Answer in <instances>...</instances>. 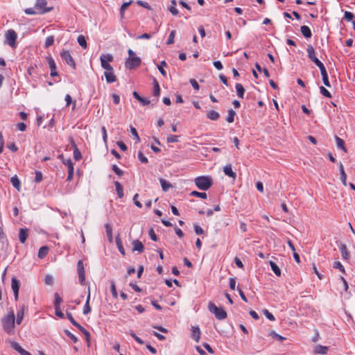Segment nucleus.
I'll return each instance as SVG.
<instances>
[{
	"instance_id": "nucleus-1",
	"label": "nucleus",
	"mask_w": 355,
	"mask_h": 355,
	"mask_svg": "<svg viewBox=\"0 0 355 355\" xmlns=\"http://www.w3.org/2000/svg\"><path fill=\"white\" fill-rule=\"evenodd\" d=\"M46 0H36L34 8H28L24 10L26 15H34L36 14L43 15L51 11L53 7H46Z\"/></svg>"
},
{
	"instance_id": "nucleus-2",
	"label": "nucleus",
	"mask_w": 355,
	"mask_h": 355,
	"mask_svg": "<svg viewBox=\"0 0 355 355\" xmlns=\"http://www.w3.org/2000/svg\"><path fill=\"white\" fill-rule=\"evenodd\" d=\"M3 330L9 335L15 334V315L13 310H10L8 313L1 320Z\"/></svg>"
},
{
	"instance_id": "nucleus-3",
	"label": "nucleus",
	"mask_w": 355,
	"mask_h": 355,
	"mask_svg": "<svg viewBox=\"0 0 355 355\" xmlns=\"http://www.w3.org/2000/svg\"><path fill=\"white\" fill-rule=\"evenodd\" d=\"M196 187L200 190H208L213 184L212 178L209 176H199L195 179Z\"/></svg>"
},
{
	"instance_id": "nucleus-4",
	"label": "nucleus",
	"mask_w": 355,
	"mask_h": 355,
	"mask_svg": "<svg viewBox=\"0 0 355 355\" xmlns=\"http://www.w3.org/2000/svg\"><path fill=\"white\" fill-rule=\"evenodd\" d=\"M208 309L219 320H224L227 317V312L223 308H218L212 302L209 303Z\"/></svg>"
},
{
	"instance_id": "nucleus-5",
	"label": "nucleus",
	"mask_w": 355,
	"mask_h": 355,
	"mask_svg": "<svg viewBox=\"0 0 355 355\" xmlns=\"http://www.w3.org/2000/svg\"><path fill=\"white\" fill-rule=\"evenodd\" d=\"M17 38V35L14 30L10 29L6 32V42L11 47L14 48L16 46Z\"/></svg>"
},
{
	"instance_id": "nucleus-6",
	"label": "nucleus",
	"mask_w": 355,
	"mask_h": 355,
	"mask_svg": "<svg viewBox=\"0 0 355 355\" xmlns=\"http://www.w3.org/2000/svg\"><path fill=\"white\" fill-rule=\"evenodd\" d=\"M141 62V59L139 57L135 55L127 59L125 62V67L129 69H132L139 67Z\"/></svg>"
},
{
	"instance_id": "nucleus-7",
	"label": "nucleus",
	"mask_w": 355,
	"mask_h": 355,
	"mask_svg": "<svg viewBox=\"0 0 355 355\" xmlns=\"http://www.w3.org/2000/svg\"><path fill=\"white\" fill-rule=\"evenodd\" d=\"M60 56H61L62 59L64 61H65V62L68 65L72 67L73 69L76 68V63L69 51L62 50V51L60 53Z\"/></svg>"
},
{
	"instance_id": "nucleus-8",
	"label": "nucleus",
	"mask_w": 355,
	"mask_h": 355,
	"mask_svg": "<svg viewBox=\"0 0 355 355\" xmlns=\"http://www.w3.org/2000/svg\"><path fill=\"white\" fill-rule=\"evenodd\" d=\"M77 271L78 274L79 282L81 285H84L85 283V269L83 262L82 260H79L77 263Z\"/></svg>"
},
{
	"instance_id": "nucleus-9",
	"label": "nucleus",
	"mask_w": 355,
	"mask_h": 355,
	"mask_svg": "<svg viewBox=\"0 0 355 355\" xmlns=\"http://www.w3.org/2000/svg\"><path fill=\"white\" fill-rule=\"evenodd\" d=\"M28 310V306L25 304H19V310L17 313L16 323L20 324L23 320L25 311Z\"/></svg>"
},
{
	"instance_id": "nucleus-10",
	"label": "nucleus",
	"mask_w": 355,
	"mask_h": 355,
	"mask_svg": "<svg viewBox=\"0 0 355 355\" xmlns=\"http://www.w3.org/2000/svg\"><path fill=\"white\" fill-rule=\"evenodd\" d=\"M11 287L13 291L15 300L17 301L19 297V291L20 288V282L15 277H12L11 280Z\"/></svg>"
},
{
	"instance_id": "nucleus-11",
	"label": "nucleus",
	"mask_w": 355,
	"mask_h": 355,
	"mask_svg": "<svg viewBox=\"0 0 355 355\" xmlns=\"http://www.w3.org/2000/svg\"><path fill=\"white\" fill-rule=\"evenodd\" d=\"M46 60L48 62L49 68L51 69L50 75L52 77L58 76V73L56 71V64H55L53 58L51 56H48V57H46Z\"/></svg>"
},
{
	"instance_id": "nucleus-12",
	"label": "nucleus",
	"mask_w": 355,
	"mask_h": 355,
	"mask_svg": "<svg viewBox=\"0 0 355 355\" xmlns=\"http://www.w3.org/2000/svg\"><path fill=\"white\" fill-rule=\"evenodd\" d=\"M10 345L15 350L18 352L20 355H31L28 352L23 349L17 342L12 341Z\"/></svg>"
},
{
	"instance_id": "nucleus-13",
	"label": "nucleus",
	"mask_w": 355,
	"mask_h": 355,
	"mask_svg": "<svg viewBox=\"0 0 355 355\" xmlns=\"http://www.w3.org/2000/svg\"><path fill=\"white\" fill-rule=\"evenodd\" d=\"M28 236V230L21 228L19 231V239L21 243H24Z\"/></svg>"
},
{
	"instance_id": "nucleus-14",
	"label": "nucleus",
	"mask_w": 355,
	"mask_h": 355,
	"mask_svg": "<svg viewBox=\"0 0 355 355\" xmlns=\"http://www.w3.org/2000/svg\"><path fill=\"white\" fill-rule=\"evenodd\" d=\"M67 168H68V175L67 178V181H71L73 179V164L71 159L67 160Z\"/></svg>"
},
{
	"instance_id": "nucleus-15",
	"label": "nucleus",
	"mask_w": 355,
	"mask_h": 355,
	"mask_svg": "<svg viewBox=\"0 0 355 355\" xmlns=\"http://www.w3.org/2000/svg\"><path fill=\"white\" fill-rule=\"evenodd\" d=\"M89 300H90V287L89 286L87 288V296L86 302L83 309V314L87 315L91 311V307L89 305Z\"/></svg>"
},
{
	"instance_id": "nucleus-16",
	"label": "nucleus",
	"mask_w": 355,
	"mask_h": 355,
	"mask_svg": "<svg viewBox=\"0 0 355 355\" xmlns=\"http://www.w3.org/2000/svg\"><path fill=\"white\" fill-rule=\"evenodd\" d=\"M320 70V73L322 75V81H323L324 85L328 87H330L331 84L329 81L328 74H327V71L325 69V67H322Z\"/></svg>"
},
{
	"instance_id": "nucleus-17",
	"label": "nucleus",
	"mask_w": 355,
	"mask_h": 355,
	"mask_svg": "<svg viewBox=\"0 0 355 355\" xmlns=\"http://www.w3.org/2000/svg\"><path fill=\"white\" fill-rule=\"evenodd\" d=\"M224 173L233 179H235L236 177V173L232 171L231 164H227L223 168Z\"/></svg>"
},
{
	"instance_id": "nucleus-18",
	"label": "nucleus",
	"mask_w": 355,
	"mask_h": 355,
	"mask_svg": "<svg viewBox=\"0 0 355 355\" xmlns=\"http://www.w3.org/2000/svg\"><path fill=\"white\" fill-rule=\"evenodd\" d=\"M71 142L74 148L73 149V158L75 160L78 161L82 158V155L80 151L77 148L76 145L74 143L73 139L72 137L70 138Z\"/></svg>"
},
{
	"instance_id": "nucleus-19",
	"label": "nucleus",
	"mask_w": 355,
	"mask_h": 355,
	"mask_svg": "<svg viewBox=\"0 0 355 355\" xmlns=\"http://www.w3.org/2000/svg\"><path fill=\"white\" fill-rule=\"evenodd\" d=\"M104 75L107 83H112L116 80V77L113 71H105Z\"/></svg>"
},
{
	"instance_id": "nucleus-20",
	"label": "nucleus",
	"mask_w": 355,
	"mask_h": 355,
	"mask_svg": "<svg viewBox=\"0 0 355 355\" xmlns=\"http://www.w3.org/2000/svg\"><path fill=\"white\" fill-rule=\"evenodd\" d=\"M133 245V251H138L139 252H142L144 250V247L142 243L139 240H134L132 241Z\"/></svg>"
},
{
	"instance_id": "nucleus-21",
	"label": "nucleus",
	"mask_w": 355,
	"mask_h": 355,
	"mask_svg": "<svg viewBox=\"0 0 355 355\" xmlns=\"http://www.w3.org/2000/svg\"><path fill=\"white\" fill-rule=\"evenodd\" d=\"M341 251V255L343 259L349 260L350 257L349 252L347 250V246L344 243H341L340 247Z\"/></svg>"
},
{
	"instance_id": "nucleus-22",
	"label": "nucleus",
	"mask_w": 355,
	"mask_h": 355,
	"mask_svg": "<svg viewBox=\"0 0 355 355\" xmlns=\"http://www.w3.org/2000/svg\"><path fill=\"white\" fill-rule=\"evenodd\" d=\"M300 31L303 36L306 38H310L312 36V33L311 29L307 26H302L300 28Z\"/></svg>"
},
{
	"instance_id": "nucleus-23",
	"label": "nucleus",
	"mask_w": 355,
	"mask_h": 355,
	"mask_svg": "<svg viewBox=\"0 0 355 355\" xmlns=\"http://www.w3.org/2000/svg\"><path fill=\"white\" fill-rule=\"evenodd\" d=\"M328 347L318 345L314 348V352L319 354H326L328 352Z\"/></svg>"
},
{
	"instance_id": "nucleus-24",
	"label": "nucleus",
	"mask_w": 355,
	"mask_h": 355,
	"mask_svg": "<svg viewBox=\"0 0 355 355\" xmlns=\"http://www.w3.org/2000/svg\"><path fill=\"white\" fill-rule=\"evenodd\" d=\"M200 330L198 327H192V338L196 341L199 342V340L200 338Z\"/></svg>"
},
{
	"instance_id": "nucleus-25",
	"label": "nucleus",
	"mask_w": 355,
	"mask_h": 355,
	"mask_svg": "<svg viewBox=\"0 0 355 355\" xmlns=\"http://www.w3.org/2000/svg\"><path fill=\"white\" fill-rule=\"evenodd\" d=\"M100 60H101V67L104 69H105L107 71H113L112 67L109 64V62H107V61H106V60H105L104 57H101Z\"/></svg>"
},
{
	"instance_id": "nucleus-26",
	"label": "nucleus",
	"mask_w": 355,
	"mask_h": 355,
	"mask_svg": "<svg viewBox=\"0 0 355 355\" xmlns=\"http://www.w3.org/2000/svg\"><path fill=\"white\" fill-rule=\"evenodd\" d=\"M235 87H236V90L237 96L241 98H243L245 89L243 87V85L240 83H236Z\"/></svg>"
},
{
	"instance_id": "nucleus-27",
	"label": "nucleus",
	"mask_w": 355,
	"mask_h": 355,
	"mask_svg": "<svg viewBox=\"0 0 355 355\" xmlns=\"http://www.w3.org/2000/svg\"><path fill=\"white\" fill-rule=\"evenodd\" d=\"M10 182H11L12 186L17 191H20L21 183H20V180H19V178H17V175H14L13 177H12L10 179Z\"/></svg>"
},
{
	"instance_id": "nucleus-28",
	"label": "nucleus",
	"mask_w": 355,
	"mask_h": 355,
	"mask_svg": "<svg viewBox=\"0 0 355 355\" xmlns=\"http://www.w3.org/2000/svg\"><path fill=\"white\" fill-rule=\"evenodd\" d=\"M159 182L162 188V190L167 191L170 188L173 187V185L163 178L159 179Z\"/></svg>"
},
{
	"instance_id": "nucleus-29",
	"label": "nucleus",
	"mask_w": 355,
	"mask_h": 355,
	"mask_svg": "<svg viewBox=\"0 0 355 355\" xmlns=\"http://www.w3.org/2000/svg\"><path fill=\"white\" fill-rule=\"evenodd\" d=\"M308 58L311 60L316 58L315 49L311 44H309L306 49Z\"/></svg>"
},
{
	"instance_id": "nucleus-30",
	"label": "nucleus",
	"mask_w": 355,
	"mask_h": 355,
	"mask_svg": "<svg viewBox=\"0 0 355 355\" xmlns=\"http://www.w3.org/2000/svg\"><path fill=\"white\" fill-rule=\"evenodd\" d=\"M207 116L210 120L216 121L219 119L220 114L214 110H211L207 112Z\"/></svg>"
},
{
	"instance_id": "nucleus-31",
	"label": "nucleus",
	"mask_w": 355,
	"mask_h": 355,
	"mask_svg": "<svg viewBox=\"0 0 355 355\" xmlns=\"http://www.w3.org/2000/svg\"><path fill=\"white\" fill-rule=\"evenodd\" d=\"M49 252V248L47 246H42L39 249L38 251V257L40 259L44 258Z\"/></svg>"
},
{
	"instance_id": "nucleus-32",
	"label": "nucleus",
	"mask_w": 355,
	"mask_h": 355,
	"mask_svg": "<svg viewBox=\"0 0 355 355\" xmlns=\"http://www.w3.org/2000/svg\"><path fill=\"white\" fill-rule=\"evenodd\" d=\"M114 184L116 187V191L119 198H123L124 194H123V189L121 184L118 181L114 182Z\"/></svg>"
},
{
	"instance_id": "nucleus-33",
	"label": "nucleus",
	"mask_w": 355,
	"mask_h": 355,
	"mask_svg": "<svg viewBox=\"0 0 355 355\" xmlns=\"http://www.w3.org/2000/svg\"><path fill=\"white\" fill-rule=\"evenodd\" d=\"M335 139H336L337 147L339 148H341L345 152H347V149L345 146L344 140L342 139L341 138L338 137V136H336Z\"/></svg>"
},
{
	"instance_id": "nucleus-34",
	"label": "nucleus",
	"mask_w": 355,
	"mask_h": 355,
	"mask_svg": "<svg viewBox=\"0 0 355 355\" xmlns=\"http://www.w3.org/2000/svg\"><path fill=\"white\" fill-rule=\"evenodd\" d=\"M269 263H270L272 270L274 272V273L277 276L279 277L281 275V270L279 269L278 266L272 261H270Z\"/></svg>"
},
{
	"instance_id": "nucleus-35",
	"label": "nucleus",
	"mask_w": 355,
	"mask_h": 355,
	"mask_svg": "<svg viewBox=\"0 0 355 355\" xmlns=\"http://www.w3.org/2000/svg\"><path fill=\"white\" fill-rule=\"evenodd\" d=\"M176 1L172 0L171 1V6L168 8V10L173 15H178L179 12L178 10L176 8Z\"/></svg>"
},
{
	"instance_id": "nucleus-36",
	"label": "nucleus",
	"mask_w": 355,
	"mask_h": 355,
	"mask_svg": "<svg viewBox=\"0 0 355 355\" xmlns=\"http://www.w3.org/2000/svg\"><path fill=\"white\" fill-rule=\"evenodd\" d=\"M77 41L79 44V45L83 48L84 49H87V42H86V40H85V37L84 35H80L78 37V39H77Z\"/></svg>"
},
{
	"instance_id": "nucleus-37",
	"label": "nucleus",
	"mask_w": 355,
	"mask_h": 355,
	"mask_svg": "<svg viewBox=\"0 0 355 355\" xmlns=\"http://www.w3.org/2000/svg\"><path fill=\"white\" fill-rule=\"evenodd\" d=\"M107 236L110 242L112 241V227L110 224H105V225Z\"/></svg>"
},
{
	"instance_id": "nucleus-38",
	"label": "nucleus",
	"mask_w": 355,
	"mask_h": 355,
	"mask_svg": "<svg viewBox=\"0 0 355 355\" xmlns=\"http://www.w3.org/2000/svg\"><path fill=\"white\" fill-rule=\"evenodd\" d=\"M153 94L155 96H158L160 94V88L158 82L154 79V87L153 89Z\"/></svg>"
},
{
	"instance_id": "nucleus-39",
	"label": "nucleus",
	"mask_w": 355,
	"mask_h": 355,
	"mask_svg": "<svg viewBox=\"0 0 355 355\" xmlns=\"http://www.w3.org/2000/svg\"><path fill=\"white\" fill-rule=\"evenodd\" d=\"M236 115V112L232 109H230L228 110V114L226 118V120L228 123H233L234 121V116Z\"/></svg>"
},
{
	"instance_id": "nucleus-40",
	"label": "nucleus",
	"mask_w": 355,
	"mask_h": 355,
	"mask_svg": "<svg viewBox=\"0 0 355 355\" xmlns=\"http://www.w3.org/2000/svg\"><path fill=\"white\" fill-rule=\"evenodd\" d=\"M116 244L118 248L119 251L123 254H125V250L123 247L122 242L119 236L116 237Z\"/></svg>"
},
{
	"instance_id": "nucleus-41",
	"label": "nucleus",
	"mask_w": 355,
	"mask_h": 355,
	"mask_svg": "<svg viewBox=\"0 0 355 355\" xmlns=\"http://www.w3.org/2000/svg\"><path fill=\"white\" fill-rule=\"evenodd\" d=\"M191 196H195V197H198V198H202V199H206L207 197V195L206 193L205 192H198V191H193L191 193Z\"/></svg>"
},
{
	"instance_id": "nucleus-42",
	"label": "nucleus",
	"mask_w": 355,
	"mask_h": 355,
	"mask_svg": "<svg viewBox=\"0 0 355 355\" xmlns=\"http://www.w3.org/2000/svg\"><path fill=\"white\" fill-rule=\"evenodd\" d=\"M54 297H55V300H54V303H53L54 307L60 306L61 302H62V299L60 297V296L59 295V294L58 293H55Z\"/></svg>"
},
{
	"instance_id": "nucleus-43",
	"label": "nucleus",
	"mask_w": 355,
	"mask_h": 355,
	"mask_svg": "<svg viewBox=\"0 0 355 355\" xmlns=\"http://www.w3.org/2000/svg\"><path fill=\"white\" fill-rule=\"evenodd\" d=\"M333 267L336 269H338L341 272L345 273V268L340 261H335L333 264Z\"/></svg>"
},
{
	"instance_id": "nucleus-44",
	"label": "nucleus",
	"mask_w": 355,
	"mask_h": 355,
	"mask_svg": "<svg viewBox=\"0 0 355 355\" xmlns=\"http://www.w3.org/2000/svg\"><path fill=\"white\" fill-rule=\"evenodd\" d=\"M110 288H111V292H112L113 297L116 299L118 297V293L116 291L115 282L114 281L111 282Z\"/></svg>"
},
{
	"instance_id": "nucleus-45",
	"label": "nucleus",
	"mask_w": 355,
	"mask_h": 355,
	"mask_svg": "<svg viewBox=\"0 0 355 355\" xmlns=\"http://www.w3.org/2000/svg\"><path fill=\"white\" fill-rule=\"evenodd\" d=\"M354 15L349 11H345L344 15V19L347 20V21H354Z\"/></svg>"
},
{
	"instance_id": "nucleus-46",
	"label": "nucleus",
	"mask_w": 355,
	"mask_h": 355,
	"mask_svg": "<svg viewBox=\"0 0 355 355\" xmlns=\"http://www.w3.org/2000/svg\"><path fill=\"white\" fill-rule=\"evenodd\" d=\"M112 169L119 177L122 176L124 174V172L121 169H120L116 164L112 165Z\"/></svg>"
},
{
	"instance_id": "nucleus-47",
	"label": "nucleus",
	"mask_w": 355,
	"mask_h": 355,
	"mask_svg": "<svg viewBox=\"0 0 355 355\" xmlns=\"http://www.w3.org/2000/svg\"><path fill=\"white\" fill-rule=\"evenodd\" d=\"M175 36V31H172L168 36V38L166 42V44H172L174 43V38Z\"/></svg>"
},
{
	"instance_id": "nucleus-48",
	"label": "nucleus",
	"mask_w": 355,
	"mask_h": 355,
	"mask_svg": "<svg viewBox=\"0 0 355 355\" xmlns=\"http://www.w3.org/2000/svg\"><path fill=\"white\" fill-rule=\"evenodd\" d=\"M54 42V37L53 36L51 35L46 37L45 41V47L48 48L53 44Z\"/></svg>"
},
{
	"instance_id": "nucleus-49",
	"label": "nucleus",
	"mask_w": 355,
	"mask_h": 355,
	"mask_svg": "<svg viewBox=\"0 0 355 355\" xmlns=\"http://www.w3.org/2000/svg\"><path fill=\"white\" fill-rule=\"evenodd\" d=\"M76 325H74L76 327H77L82 333L85 334V336L88 338L89 336V333L79 323H76Z\"/></svg>"
},
{
	"instance_id": "nucleus-50",
	"label": "nucleus",
	"mask_w": 355,
	"mask_h": 355,
	"mask_svg": "<svg viewBox=\"0 0 355 355\" xmlns=\"http://www.w3.org/2000/svg\"><path fill=\"white\" fill-rule=\"evenodd\" d=\"M132 3V1H130L128 2H125L123 3L121 6V8H120V12H121V16L123 15V13L125 12V10L127 9V8Z\"/></svg>"
},
{
	"instance_id": "nucleus-51",
	"label": "nucleus",
	"mask_w": 355,
	"mask_h": 355,
	"mask_svg": "<svg viewBox=\"0 0 355 355\" xmlns=\"http://www.w3.org/2000/svg\"><path fill=\"white\" fill-rule=\"evenodd\" d=\"M166 66V62L165 61H162L161 62V64H160V66L158 67V69L159 71H160V73H162V76H164V77L166 76V71L163 69V67H165Z\"/></svg>"
},
{
	"instance_id": "nucleus-52",
	"label": "nucleus",
	"mask_w": 355,
	"mask_h": 355,
	"mask_svg": "<svg viewBox=\"0 0 355 355\" xmlns=\"http://www.w3.org/2000/svg\"><path fill=\"white\" fill-rule=\"evenodd\" d=\"M320 93L323 96H324L325 97H327V98H331V95L330 92L325 87H324L323 86H321L320 87Z\"/></svg>"
},
{
	"instance_id": "nucleus-53",
	"label": "nucleus",
	"mask_w": 355,
	"mask_h": 355,
	"mask_svg": "<svg viewBox=\"0 0 355 355\" xmlns=\"http://www.w3.org/2000/svg\"><path fill=\"white\" fill-rule=\"evenodd\" d=\"M137 3L138 5H139L140 6H142L148 10H152V8L151 6H150V4L146 1H141V0H139L137 1Z\"/></svg>"
},
{
	"instance_id": "nucleus-54",
	"label": "nucleus",
	"mask_w": 355,
	"mask_h": 355,
	"mask_svg": "<svg viewBox=\"0 0 355 355\" xmlns=\"http://www.w3.org/2000/svg\"><path fill=\"white\" fill-rule=\"evenodd\" d=\"M138 158L139 161L142 163L146 164L148 162L147 157L144 155V153L141 151L139 152Z\"/></svg>"
},
{
	"instance_id": "nucleus-55",
	"label": "nucleus",
	"mask_w": 355,
	"mask_h": 355,
	"mask_svg": "<svg viewBox=\"0 0 355 355\" xmlns=\"http://www.w3.org/2000/svg\"><path fill=\"white\" fill-rule=\"evenodd\" d=\"M65 334L73 340V343L78 342V338L71 334L69 330H64Z\"/></svg>"
},
{
	"instance_id": "nucleus-56",
	"label": "nucleus",
	"mask_w": 355,
	"mask_h": 355,
	"mask_svg": "<svg viewBox=\"0 0 355 355\" xmlns=\"http://www.w3.org/2000/svg\"><path fill=\"white\" fill-rule=\"evenodd\" d=\"M270 335L272 336V337L273 338H275L276 340H278L279 341H283V340H284L286 339L284 337L277 334L275 331H271Z\"/></svg>"
},
{
	"instance_id": "nucleus-57",
	"label": "nucleus",
	"mask_w": 355,
	"mask_h": 355,
	"mask_svg": "<svg viewBox=\"0 0 355 355\" xmlns=\"http://www.w3.org/2000/svg\"><path fill=\"white\" fill-rule=\"evenodd\" d=\"M263 313L266 315V317L270 321H274L275 320L274 315L270 312H269L267 309H265L263 311Z\"/></svg>"
},
{
	"instance_id": "nucleus-58",
	"label": "nucleus",
	"mask_w": 355,
	"mask_h": 355,
	"mask_svg": "<svg viewBox=\"0 0 355 355\" xmlns=\"http://www.w3.org/2000/svg\"><path fill=\"white\" fill-rule=\"evenodd\" d=\"M178 138L177 135H170L167 137V141L168 143H176L178 141Z\"/></svg>"
},
{
	"instance_id": "nucleus-59",
	"label": "nucleus",
	"mask_w": 355,
	"mask_h": 355,
	"mask_svg": "<svg viewBox=\"0 0 355 355\" xmlns=\"http://www.w3.org/2000/svg\"><path fill=\"white\" fill-rule=\"evenodd\" d=\"M130 132L132 134V135L135 136V137L136 138V142H139L140 138L138 135L137 130L133 127H130Z\"/></svg>"
},
{
	"instance_id": "nucleus-60",
	"label": "nucleus",
	"mask_w": 355,
	"mask_h": 355,
	"mask_svg": "<svg viewBox=\"0 0 355 355\" xmlns=\"http://www.w3.org/2000/svg\"><path fill=\"white\" fill-rule=\"evenodd\" d=\"M194 231L197 235H201L204 232L202 228L198 225H194Z\"/></svg>"
},
{
	"instance_id": "nucleus-61",
	"label": "nucleus",
	"mask_w": 355,
	"mask_h": 355,
	"mask_svg": "<svg viewBox=\"0 0 355 355\" xmlns=\"http://www.w3.org/2000/svg\"><path fill=\"white\" fill-rule=\"evenodd\" d=\"M42 180V173L40 171L35 172V182L38 183Z\"/></svg>"
},
{
	"instance_id": "nucleus-62",
	"label": "nucleus",
	"mask_w": 355,
	"mask_h": 355,
	"mask_svg": "<svg viewBox=\"0 0 355 355\" xmlns=\"http://www.w3.org/2000/svg\"><path fill=\"white\" fill-rule=\"evenodd\" d=\"M311 61L316 65L319 67V69H320L322 67H324V65L322 64V62H320V60H319L318 59V58H315L311 60Z\"/></svg>"
},
{
	"instance_id": "nucleus-63",
	"label": "nucleus",
	"mask_w": 355,
	"mask_h": 355,
	"mask_svg": "<svg viewBox=\"0 0 355 355\" xmlns=\"http://www.w3.org/2000/svg\"><path fill=\"white\" fill-rule=\"evenodd\" d=\"M139 197V194L138 193H136L134 197H133V201H134V203L135 205L139 207V208H141L142 207V205L141 203L137 200Z\"/></svg>"
},
{
	"instance_id": "nucleus-64",
	"label": "nucleus",
	"mask_w": 355,
	"mask_h": 355,
	"mask_svg": "<svg viewBox=\"0 0 355 355\" xmlns=\"http://www.w3.org/2000/svg\"><path fill=\"white\" fill-rule=\"evenodd\" d=\"M44 283L47 285H52L53 283V277L51 275H46L44 278Z\"/></svg>"
}]
</instances>
